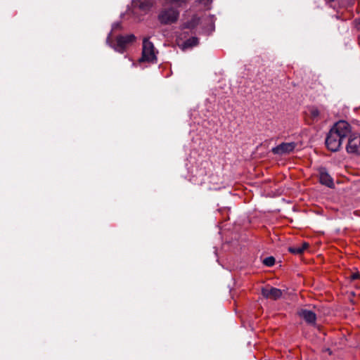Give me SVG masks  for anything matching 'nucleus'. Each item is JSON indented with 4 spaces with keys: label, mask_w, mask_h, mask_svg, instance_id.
I'll list each match as a JSON object with an SVG mask.
<instances>
[{
    "label": "nucleus",
    "mask_w": 360,
    "mask_h": 360,
    "mask_svg": "<svg viewBox=\"0 0 360 360\" xmlns=\"http://www.w3.org/2000/svg\"><path fill=\"white\" fill-rule=\"evenodd\" d=\"M188 0H164L163 7L159 11L158 20L161 25L176 23L180 16V8L186 5Z\"/></svg>",
    "instance_id": "obj_1"
},
{
    "label": "nucleus",
    "mask_w": 360,
    "mask_h": 360,
    "mask_svg": "<svg viewBox=\"0 0 360 360\" xmlns=\"http://www.w3.org/2000/svg\"><path fill=\"white\" fill-rule=\"evenodd\" d=\"M351 132L350 124L344 120L337 122L330 129L326 139L327 148L333 151H338L342 145V140L349 136Z\"/></svg>",
    "instance_id": "obj_2"
},
{
    "label": "nucleus",
    "mask_w": 360,
    "mask_h": 360,
    "mask_svg": "<svg viewBox=\"0 0 360 360\" xmlns=\"http://www.w3.org/2000/svg\"><path fill=\"white\" fill-rule=\"evenodd\" d=\"M156 53L155 47L151 41L148 39L143 41L142 56L139 59V62H156Z\"/></svg>",
    "instance_id": "obj_3"
},
{
    "label": "nucleus",
    "mask_w": 360,
    "mask_h": 360,
    "mask_svg": "<svg viewBox=\"0 0 360 360\" xmlns=\"http://www.w3.org/2000/svg\"><path fill=\"white\" fill-rule=\"evenodd\" d=\"M136 39V37L134 34H127L125 36H118L116 38V44L114 45H110L115 51L119 53H124L127 48V46L132 42H134Z\"/></svg>",
    "instance_id": "obj_4"
},
{
    "label": "nucleus",
    "mask_w": 360,
    "mask_h": 360,
    "mask_svg": "<svg viewBox=\"0 0 360 360\" xmlns=\"http://www.w3.org/2000/svg\"><path fill=\"white\" fill-rule=\"evenodd\" d=\"M348 144L347 151L349 153L360 155V134L358 133H352L349 134Z\"/></svg>",
    "instance_id": "obj_5"
},
{
    "label": "nucleus",
    "mask_w": 360,
    "mask_h": 360,
    "mask_svg": "<svg viewBox=\"0 0 360 360\" xmlns=\"http://www.w3.org/2000/svg\"><path fill=\"white\" fill-rule=\"evenodd\" d=\"M296 144L294 142L282 143L272 149V152L276 155L288 154L294 150Z\"/></svg>",
    "instance_id": "obj_6"
},
{
    "label": "nucleus",
    "mask_w": 360,
    "mask_h": 360,
    "mask_svg": "<svg viewBox=\"0 0 360 360\" xmlns=\"http://www.w3.org/2000/svg\"><path fill=\"white\" fill-rule=\"evenodd\" d=\"M262 295L266 299L277 300L282 295V291L274 287H265L262 289Z\"/></svg>",
    "instance_id": "obj_7"
},
{
    "label": "nucleus",
    "mask_w": 360,
    "mask_h": 360,
    "mask_svg": "<svg viewBox=\"0 0 360 360\" xmlns=\"http://www.w3.org/2000/svg\"><path fill=\"white\" fill-rule=\"evenodd\" d=\"M155 4L154 0H134L132 6L142 11H148Z\"/></svg>",
    "instance_id": "obj_8"
},
{
    "label": "nucleus",
    "mask_w": 360,
    "mask_h": 360,
    "mask_svg": "<svg viewBox=\"0 0 360 360\" xmlns=\"http://www.w3.org/2000/svg\"><path fill=\"white\" fill-rule=\"evenodd\" d=\"M319 181L321 184L326 185L329 188H332L333 186V179L325 169H321L319 170Z\"/></svg>",
    "instance_id": "obj_9"
},
{
    "label": "nucleus",
    "mask_w": 360,
    "mask_h": 360,
    "mask_svg": "<svg viewBox=\"0 0 360 360\" xmlns=\"http://www.w3.org/2000/svg\"><path fill=\"white\" fill-rule=\"evenodd\" d=\"M298 314L301 318L304 319L309 323H314L316 321V314L310 310L302 309Z\"/></svg>",
    "instance_id": "obj_10"
},
{
    "label": "nucleus",
    "mask_w": 360,
    "mask_h": 360,
    "mask_svg": "<svg viewBox=\"0 0 360 360\" xmlns=\"http://www.w3.org/2000/svg\"><path fill=\"white\" fill-rule=\"evenodd\" d=\"M200 22V18L197 15H193L192 18L183 24V29H193L195 28Z\"/></svg>",
    "instance_id": "obj_11"
},
{
    "label": "nucleus",
    "mask_w": 360,
    "mask_h": 360,
    "mask_svg": "<svg viewBox=\"0 0 360 360\" xmlns=\"http://www.w3.org/2000/svg\"><path fill=\"white\" fill-rule=\"evenodd\" d=\"M309 246L307 243H304L301 245H296L294 247H290L288 250L292 254L300 255L302 254L305 249H307Z\"/></svg>",
    "instance_id": "obj_12"
},
{
    "label": "nucleus",
    "mask_w": 360,
    "mask_h": 360,
    "mask_svg": "<svg viewBox=\"0 0 360 360\" xmlns=\"http://www.w3.org/2000/svg\"><path fill=\"white\" fill-rule=\"evenodd\" d=\"M198 44V39L197 37H193L186 41H185L181 45V49L185 50L188 48H192Z\"/></svg>",
    "instance_id": "obj_13"
},
{
    "label": "nucleus",
    "mask_w": 360,
    "mask_h": 360,
    "mask_svg": "<svg viewBox=\"0 0 360 360\" xmlns=\"http://www.w3.org/2000/svg\"><path fill=\"white\" fill-rule=\"evenodd\" d=\"M212 0H199L198 4L202 5V7L205 10L210 9V6Z\"/></svg>",
    "instance_id": "obj_14"
},
{
    "label": "nucleus",
    "mask_w": 360,
    "mask_h": 360,
    "mask_svg": "<svg viewBox=\"0 0 360 360\" xmlns=\"http://www.w3.org/2000/svg\"><path fill=\"white\" fill-rule=\"evenodd\" d=\"M320 115V112L316 108H312L310 110V116L313 120H318Z\"/></svg>",
    "instance_id": "obj_15"
},
{
    "label": "nucleus",
    "mask_w": 360,
    "mask_h": 360,
    "mask_svg": "<svg viewBox=\"0 0 360 360\" xmlns=\"http://www.w3.org/2000/svg\"><path fill=\"white\" fill-rule=\"evenodd\" d=\"M263 263L267 266H272L275 263V259L273 257H269L264 259Z\"/></svg>",
    "instance_id": "obj_16"
},
{
    "label": "nucleus",
    "mask_w": 360,
    "mask_h": 360,
    "mask_svg": "<svg viewBox=\"0 0 360 360\" xmlns=\"http://www.w3.org/2000/svg\"><path fill=\"white\" fill-rule=\"evenodd\" d=\"M360 278V274L359 272L352 273L350 276V279L354 281Z\"/></svg>",
    "instance_id": "obj_17"
},
{
    "label": "nucleus",
    "mask_w": 360,
    "mask_h": 360,
    "mask_svg": "<svg viewBox=\"0 0 360 360\" xmlns=\"http://www.w3.org/2000/svg\"><path fill=\"white\" fill-rule=\"evenodd\" d=\"M109 39H110V36H108V37L107 38V41L108 42L109 41Z\"/></svg>",
    "instance_id": "obj_18"
}]
</instances>
